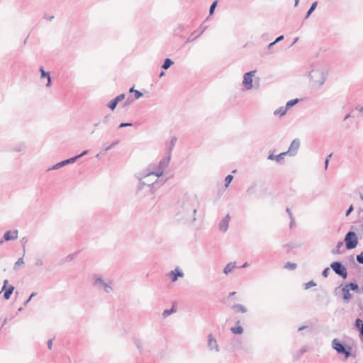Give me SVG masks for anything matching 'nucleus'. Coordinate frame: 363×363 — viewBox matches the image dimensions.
Segmentation results:
<instances>
[{
	"instance_id": "1",
	"label": "nucleus",
	"mask_w": 363,
	"mask_h": 363,
	"mask_svg": "<svg viewBox=\"0 0 363 363\" xmlns=\"http://www.w3.org/2000/svg\"><path fill=\"white\" fill-rule=\"evenodd\" d=\"M198 202L195 195L184 194L175 203L176 216L178 220L194 222L196 220Z\"/></svg>"
},
{
	"instance_id": "2",
	"label": "nucleus",
	"mask_w": 363,
	"mask_h": 363,
	"mask_svg": "<svg viewBox=\"0 0 363 363\" xmlns=\"http://www.w3.org/2000/svg\"><path fill=\"white\" fill-rule=\"evenodd\" d=\"M92 286L99 291H103L106 294L113 291V280L104 279L103 276L99 274H94L91 276Z\"/></svg>"
},
{
	"instance_id": "3",
	"label": "nucleus",
	"mask_w": 363,
	"mask_h": 363,
	"mask_svg": "<svg viewBox=\"0 0 363 363\" xmlns=\"http://www.w3.org/2000/svg\"><path fill=\"white\" fill-rule=\"evenodd\" d=\"M158 179L157 177L154 178L153 176H147V174H145L143 178L139 179V186L136 193L138 194L145 186H147L149 189V191L153 194L155 189L163 184L159 182Z\"/></svg>"
},
{
	"instance_id": "4",
	"label": "nucleus",
	"mask_w": 363,
	"mask_h": 363,
	"mask_svg": "<svg viewBox=\"0 0 363 363\" xmlns=\"http://www.w3.org/2000/svg\"><path fill=\"white\" fill-rule=\"evenodd\" d=\"M331 346L337 354H343L346 359L349 358L352 355V347L348 344L341 342L337 338L332 340Z\"/></svg>"
},
{
	"instance_id": "5",
	"label": "nucleus",
	"mask_w": 363,
	"mask_h": 363,
	"mask_svg": "<svg viewBox=\"0 0 363 363\" xmlns=\"http://www.w3.org/2000/svg\"><path fill=\"white\" fill-rule=\"evenodd\" d=\"M311 81L314 82V85H317L320 88L325 82V72L323 69H312L308 74Z\"/></svg>"
},
{
	"instance_id": "6",
	"label": "nucleus",
	"mask_w": 363,
	"mask_h": 363,
	"mask_svg": "<svg viewBox=\"0 0 363 363\" xmlns=\"http://www.w3.org/2000/svg\"><path fill=\"white\" fill-rule=\"evenodd\" d=\"M171 159L170 153H167L166 157H164L159 162L156 169L155 171H152L147 174V176H153L154 178H159L160 176L163 174L164 169L168 166L169 161Z\"/></svg>"
},
{
	"instance_id": "7",
	"label": "nucleus",
	"mask_w": 363,
	"mask_h": 363,
	"mask_svg": "<svg viewBox=\"0 0 363 363\" xmlns=\"http://www.w3.org/2000/svg\"><path fill=\"white\" fill-rule=\"evenodd\" d=\"M345 243L346 250H353L358 244V238L355 232L350 230L348 231L344 239Z\"/></svg>"
},
{
	"instance_id": "8",
	"label": "nucleus",
	"mask_w": 363,
	"mask_h": 363,
	"mask_svg": "<svg viewBox=\"0 0 363 363\" xmlns=\"http://www.w3.org/2000/svg\"><path fill=\"white\" fill-rule=\"evenodd\" d=\"M331 269L338 276L345 279L347 277V268L340 261H335L330 264Z\"/></svg>"
},
{
	"instance_id": "9",
	"label": "nucleus",
	"mask_w": 363,
	"mask_h": 363,
	"mask_svg": "<svg viewBox=\"0 0 363 363\" xmlns=\"http://www.w3.org/2000/svg\"><path fill=\"white\" fill-rule=\"evenodd\" d=\"M255 72L256 70H252L244 74L242 84L247 90H250L253 87L252 77Z\"/></svg>"
},
{
	"instance_id": "10",
	"label": "nucleus",
	"mask_w": 363,
	"mask_h": 363,
	"mask_svg": "<svg viewBox=\"0 0 363 363\" xmlns=\"http://www.w3.org/2000/svg\"><path fill=\"white\" fill-rule=\"evenodd\" d=\"M18 230H7L4 233L2 238L0 240V245L4 242L15 240L18 238Z\"/></svg>"
},
{
	"instance_id": "11",
	"label": "nucleus",
	"mask_w": 363,
	"mask_h": 363,
	"mask_svg": "<svg viewBox=\"0 0 363 363\" xmlns=\"http://www.w3.org/2000/svg\"><path fill=\"white\" fill-rule=\"evenodd\" d=\"M300 147V140L298 138H296L292 140L288 150L286 152H284L286 153V155L289 156H295L297 154L298 150Z\"/></svg>"
},
{
	"instance_id": "12",
	"label": "nucleus",
	"mask_w": 363,
	"mask_h": 363,
	"mask_svg": "<svg viewBox=\"0 0 363 363\" xmlns=\"http://www.w3.org/2000/svg\"><path fill=\"white\" fill-rule=\"evenodd\" d=\"M75 158L76 157H72L70 158L60 161V162L56 163L55 164H54L53 166H52L51 167H49L48 169V171L56 170V169H60L65 165H67L69 164H73L76 162Z\"/></svg>"
},
{
	"instance_id": "13",
	"label": "nucleus",
	"mask_w": 363,
	"mask_h": 363,
	"mask_svg": "<svg viewBox=\"0 0 363 363\" xmlns=\"http://www.w3.org/2000/svg\"><path fill=\"white\" fill-rule=\"evenodd\" d=\"M125 98V94L123 93L119 95H118L116 97L111 99L108 104L106 105L108 108H110L111 111H114L116 108L118 104L123 100H124Z\"/></svg>"
},
{
	"instance_id": "14",
	"label": "nucleus",
	"mask_w": 363,
	"mask_h": 363,
	"mask_svg": "<svg viewBox=\"0 0 363 363\" xmlns=\"http://www.w3.org/2000/svg\"><path fill=\"white\" fill-rule=\"evenodd\" d=\"M230 220V216L229 214H227L218 223L219 230L222 232H226L228 229L229 222Z\"/></svg>"
},
{
	"instance_id": "15",
	"label": "nucleus",
	"mask_w": 363,
	"mask_h": 363,
	"mask_svg": "<svg viewBox=\"0 0 363 363\" xmlns=\"http://www.w3.org/2000/svg\"><path fill=\"white\" fill-rule=\"evenodd\" d=\"M169 275L172 282H175L178 277H183L184 276L183 272L179 267H177L174 270L171 271Z\"/></svg>"
},
{
	"instance_id": "16",
	"label": "nucleus",
	"mask_w": 363,
	"mask_h": 363,
	"mask_svg": "<svg viewBox=\"0 0 363 363\" xmlns=\"http://www.w3.org/2000/svg\"><path fill=\"white\" fill-rule=\"evenodd\" d=\"M208 347L210 350L215 349L216 352H219V347L217 342L216 339L213 337L211 334H209L208 336Z\"/></svg>"
},
{
	"instance_id": "17",
	"label": "nucleus",
	"mask_w": 363,
	"mask_h": 363,
	"mask_svg": "<svg viewBox=\"0 0 363 363\" xmlns=\"http://www.w3.org/2000/svg\"><path fill=\"white\" fill-rule=\"evenodd\" d=\"M284 156H286V153H284V152L277 155L270 153L267 157V160H275L277 162H281L284 160Z\"/></svg>"
},
{
	"instance_id": "18",
	"label": "nucleus",
	"mask_w": 363,
	"mask_h": 363,
	"mask_svg": "<svg viewBox=\"0 0 363 363\" xmlns=\"http://www.w3.org/2000/svg\"><path fill=\"white\" fill-rule=\"evenodd\" d=\"M354 327L358 330L359 336L363 337V321L360 318H357L354 322Z\"/></svg>"
},
{
	"instance_id": "19",
	"label": "nucleus",
	"mask_w": 363,
	"mask_h": 363,
	"mask_svg": "<svg viewBox=\"0 0 363 363\" xmlns=\"http://www.w3.org/2000/svg\"><path fill=\"white\" fill-rule=\"evenodd\" d=\"M232 309L235 312V313H245L247 312V308L245 306H244L242 304H234L233 306H232Z\"/></svg>"
},
{
	"instance_id": "20",
	"label": "nucleus",
	"mask_w": 363,
	"mask_h": 363,
	"mask_svg": "<svg viewBox=\"0 0 363 363\" xmlns=\"http://www.w3.org/2000/svg\"><path fill=\"white\" fill-rule=\"evenodd\" d=\"M15 289V287L13 285L9 286L6 289H4V298L6 300H9L13 294V291Z\"/></svg>"
},
{
	"instance_id": "21",
	"label": "nucleus",
	"mask_w": 363,
	"mask_h": 363,
	"mask_svg": "<svg viewBox=\"0 0 363 363\" xmlns=\"http://www.w3.org/2000/svg\"><path fill=\"white\" fill-rule=\"evenodd\" d=\"M350 289L348 288H346V286H345L342 289V298L346 302H348L351 297H352V295L350 293Z\"/></svg>"
},
{
	"instance_id": "22",
	"label": "nucleus",
	"mask_w": 363,
	"mask_h": 363,
	"mask_svg": "<svg viewBox=\"0 0 363 363\" xmlns=\"http://www.w3.org/2000/svg\"><path fill=\"white\" fill-rule=\"evenodd\" d=\"M318 5V1H314L311 5L309 9L307 11L306 16L304 17V20L308 18L312 14V13L315 10Z\"/></svg>"
},
{
	"instance_id": "23",
	"label": "nucleus",
	"mask_w": 363,
	"mask_h": 363,
	"mask_svg": "<svg viewBox=\"0 0 363 363\" xmlns=\"http://www.w3.org/2000/svg\"><path fill=\"white\" fill-rule=\"evenodd\" d=\"M185 26L183 24H178L177 28L174 30V34L176 36H179V38H184V35H181L180 33L184 30Z\"/></svg>"
},
{
	"instance_id": "24",
	"label": "nucleus",
	"mask_w": 363,
	"mask_h": 363,
	"mask_svg": "<svg viewBox=\"0 0 363 363\" xmlns=\"http://www.w3.org/2000/svg\"><path fill=\"white\" fill-rule=\"evenodd\" d=\"M172 65H174V61L170 58H165L161 67L162 69H169Z\"/></svg>"
},
{
	"instance_id": "25",
	"label": "nucleus",
	"mask_w": 363,
	"mask_h": 363,
	"mask_svg": "<svg viewBox=\"0 0 363 363\" xmlns=\"http://www.w3.org/2000/svg\"><path fill=\"white\" fill-rule=\"evenodd\" d=\"M307 351L306 347H302L294 355L293 357L294 361H297L301 356L304 354Z\"/></svg>"
},
{
	"instance_id": "26",
	"label": "nucleus",
	"mask_w": 363,
	"mask_h": 363,
	"mask_svg": "<svg viewBox=\"0 0 363 363\" xmlns=\"http://www.w3.org/2000/svg\"><path fill=\"white\" fill-rule=\"evenodd\" d=\"M77 253L69 254L65 258L62 259L60 263L65 264L67 262H69L72 261L73 259H74L77 257Z\"/></svg>"
},
{
	"instance_id": "27",
	"label": "nucleus",
	"mask_w": 363,
	"mask_h": 363,
	"mask_svg": "<svg viewBox=\"0 0 363 363\" xmlns=\"http://www.w3.org/2000/svg\"><path fill=\"white\" fill-rule=\"evenodd\" d=\"M299 101H300V99H297V98L288 101L285 106L287 110L290 109L291 108L294 106L296 104H297L299 102Z\"/></svg>"
},
{
	"instance_id": "28",
	"label": "nucleus",
	"mask_w": 363,
	"mask_h": 363,
	"mask_svg": "<svg viewBox=\"0 0 363 363\" xmlns=\"http://www.w3.org/2000/svg\"><path fill=\"white\" fill-rule=\"evenodd\" d=\"M345 286H346V288H348L350 290L354 291H357L358 293H360L359 289V286L355 282H351V283L347 284L345 285Z\"/></svg>"
},
{
	"instance_id": "29",
	"label": "nucleus",
	"mask_w": 363,
	"mask_h": 363,
	"mask_svg": "<svg viewBox=\"0 0 363 363\" xmlns=\"http://www.w3.org/2000/svg\"><path fill=\"white\" fill-rule=\"evenodd\" d=\"M235 267H236L235 262H230L225 267L223 272L227 274L230 272Z\"/></svg>"
},
{
	"instance_id": "30",
	"label": "nucleus",
	"mask_w": 363,
	"mask_h": 363,
	"mask_svg": "<svg viewBox=\"0 0 363 363\" xmlns=\"http://www.w3.org/2000/svg\"><path fill=\"white\" fill-rule=\"evenodd\" d=\"M287 109L286 108V107L284 106H281L279 107V108H277L274 112V115H279L280 116H284L286 112H287Z\"/></svg>"
},
{
	"instance_id": "31",
	"label": "nucleus",
	"mask_w": 363,
	"mask_h": 363,
	"mask_svg": "<svg viewBox=\"0 0 363 363\" xmlns=\"http://www.w3.org/2000/svg\"><path fill=\"white\" fill-rule=\"evenodd\" d=\"M176 312V309L174 306H172L171 309H166L162 312V317L167 318V316L170 315L173 313Z\"/></svg>"
},
{
	"instance_id": "32",
	"label": "nucleus",
	"mask_w": 363,
	"mask_h": 363,
	"mask_svg": "<svg viewBox=\"0 0 363 363\" xmlns=\"http://www.w3.org/2000/svg\"><path fill=\"white\" fill-rule=\"evenodd\" d=\"M177 140V138L176 137H172L171 138V140L169 142V147H168V153H170L172 152V150H173V147H174L175 145V143Z\"/></svg>"
},
{
	"instance_id": "33",
	"label": "nucleus",
	"mask_w": 363,
	"mask_h": 363,
	"mask_svg": "<svg viewBox=\"0 0 363 363\" xmlns=\"http://www.w3.org/2000/svg\"><path fill=\"white\" fill-rule=\"evenodd\" d=\"M205 28L201 27V30L199 32L196 33V35L194 37V38H188L186 40V43H190L196 40L197 38H199L203 32Z\"/></svg>"
},
{
	"instance_id": "34",
	"label": "nucleus",
	"mask_w": 363,
	"mask_h": 363,
	"mask_svg": "<svg viewBox=\"0 0 363 363\" xmlns=\"http://www.w3.org/2000/svg\"><path fill=\"white\" fill-rule=\"evenodd\" d=\"M39 71L40 72V78L41 79L48 78L49 77H50V72L45 71V69L43 67H40Z\"/></svg>"
},
{
	"instance_id": "35",
	"label": "nucleus",
	"mask_w": 363,
	"mask_h": 363,
	"mask_svg": "<svg viewBox=\"0 0 363 363\" xmlns=\"http://www.w3.org/2000/svg\"><path fill=\"white\" fill-rule=\"evenodd\" d=\"M231 332L234 334H242L243 333V328L241 326L233 327L230 329Z\"/></svg>"
},
{
	"instance_id": "36",
	"label": "nucleus",
	"mask_w": 363,
	"mask_h": 363,
	"mask_svg": "<svg viewBox=\"0 0 363 363\" xmlns=\"http://www.w3.org/2000/svg\"><path fill=\"white\" fill-rule=\"evenodd\" d=\"M233 179V176L232 174H228L225 178V187H228L230 184Z\"/></svg>"
},
{
	"instance_id": "37",
	"label": "nucleus",
	"mask_w": 363,
	"mask_h": 363,
	"mask_svg": "<svg viewBox=\"0 0 363 363\" xmlns=\"http://www.w3.org/2000/svg\"><path fill=\"white\" fill-rule=\"evenodd\" d=\"M256 187H257V184L256 183H252L251 184V186L247 189V193L249 194V195H251V194H253L255 193V189H256Z\"/></svg>"
},
{
	"instance_id": "38",
	"label": "nucleus",
	"mask_w": 363,
	"mask_h": 363,
	"mask_svg": "<svg viewBox=\"0 0 363 363\" xmlns=\"http://www.w3.org/2000/svg\"><path fill=\"white\" fill-rule=\"evenodd\" d=\"M218 5V1H213L209 8V15L211 16L214 13L215 9Z\"/></svg>"
},
{
	"instance_id": "39",
	"label": "nucleus",
	"mask_w": 363,
	"mask_h": 363,
	"mask_svg": "<svg viewBox=\"0 0 363 363\" xmlns=\"http://www.w3.org/2000/svg\"><path fill=\"white\" fill-rule=\"evenodd\" d=\"M134 343H135V346L137 347V348L138 349L140 353H142L143 351L142 342L138 339H135Z\"/></svg>"
},
{
	"instance_id": "40",
	"label": "nucleus",
	"mask_w": 363,
	"mask_h": 363,
	"mask_svg": "<svg viewBox=\"0 0 363 363\" xmlns=\"http://www.w3.org/2000/svg\"><path fill=\"white\" fill-rule=\"evenodd\" d=\"M297 267V264L296 263H291V262H287L284 265V268L285 269H291V270H294Z\"/></svg>"
},
{
	"instance_id": "41",
	"label": "nucleus",
	"mask_w": 363,
	"mask_h": 363,
	"mask_svg": "<svg viewBox=\"0 0 363 363\" xmlns=\"http://www.w3.org/2000/svg\"><path fill=\"white\" fill-rule=\"evenodd\" d=\"M276 45V43L273 41L270 43L267 46V50L269 53H274L275 51L273 50L274 46Z\"/></svg>"
},
{
	"instance_id": "42",
	"label": "nucleus",
	"mask_w": 363,
	"mask_h": 363,
	"mask_svg": "<svg viewBox=\"0 0 363 363\" xmlns=\"http://www.w3.org/2000/svg\"><path fill=\"white\" fill-rule=\"evenodd\" d=\"M315 286H316L315 282H314L313 281H310L304 284V288L305 289H308L309 288Z\"/></svg>"
},
{
	"instance_id": "43",
	"label": "nucleus",
	"mask_w": 363,
	"mask_h": 363,
	"mask_svg": "<svg viewBox=\"0 0 363 363\" xmlns=\"http://www.w3.org/2000/svg\"><path fill=\"white\" fill-rule=\"evenodd\" d=\"M88 152H89V150H85L82 151L80 154L74 156V157H76L75 159H76V161H77V160H79L82 157L87 155Z\"/></svg>"
},
{
	"instance_id": "44",
	"label": "nucleus",
	"mask_w": 363,
	"mask_h": 363,
	"mask_svg": "<svg viewBox=\"0 0 363 363\" xmlns=\"http://www.w3.org/2000/svg\"><path fill=\"white\" fill-rule=\"evenodd\" d=\"M131 126H133V123H132L124 122V123H120V125H118V128H126V127H131Z\"/></svg>"
},
{
	"instance_id": "45",
	"label": "nucleus",
	"mask_w": 363,
	"mask_h": 363,
	"mask_svg": "<svg viewBox=\"0 0 363 363\" xmlns=\"http://www.w3.org/2000/svg\"><path fill=\"white\" fill-rule=\"evenodd\" d=\"M143 96V94L139 90L136 89V91L134 92L135 99H139Z\"/></svg>"
},
{
	"instance_id": "46",
	"label": "nucleus",
	"mask_w": 363,
	"mask_h": 363,
	"mask_svg": "<svg viewBox=\"0 0 363 363\" xmlns=\"http://www.w3.org/2000/svg\"><path fill=\"white\" fill-rule=\"evenodd\" d=\"M354 211V206L351 204L345 211V216H348Z\"/></svg>"
},
{
	"instance_id": "47",
	"label": "nucleus",
	"mask_w": 363,
	"mask_h": 363,
	"mask_svg": "<svg viewBox=\"0 0 363 363\" xmlns=\"http://www.w3.org/2000/svg\"><path fill=\"white\" fill-rule=\"evenodd\" d=\"M111 118V115L108 114L106 116H105L102 120H101V122L104 123V124H108V121H109V119Z\"/></svg>"
},
{
	"instance_id": "48",
	"label": "nucleus",
	"mask_w": 363,
	"mask_h": 363,
	"mask_svg": "<svg viewBox=\"0 0 363 363\" xmlns=\"http://www.w3.org/2000/svg\"><path fill=\"white\" fill-rule=\"evenodd\" d=\"M357 261L360 264H363V251L357 256Z\"/></svg>"
},
{
	"instance_id": "49",
	"label": "nucleus",
	"mask_w": 363,
	"mask_h": 363,
	"mask_svg": "<svg viewBox=\"0 0 363 363\" xmlns=\"http://www.w3.org/2000/svg\"><path fill=\"white\" fill-rule=\"evenodd\" d=\"M23 263V257L19 258L15 263L14 268L16 269L18 267H19L21 264Z\"/></svg>"
},
{
	"instance_id": "50",
	"label": "nucleus",
	"mask_w": 363,
	"mask_h": 363,
	"mask_svg": "<svg viewBox=\"0 0 363 363\" xmlns=\"http://www.w3.org/2000/svg\"><path fill=\"white\" fill-rule=\"evenodd\" d=\"M27 242H28V239L26 237L23 238L21 240V245H22L23 250L26 249V244L27 243Z\"/></svg>"
},
{
	"instance_id": "51",
	"label": "nucleus",
	"mask_w": 363,
	"mask_h": 363,
	"mask_svg": "<svg viewBox=\"0 0 363 363\" xmlns=\"http://www.w3.org/2000/svg\"><path fill=\"white\" fill-rule=\"evenodd\" d=\"M330 273V268L328 267H326L323 269V272H322V275L323 277H328V274Z\"/></svg>"
},
{
	"instance_id": "52",
	"label": "nucleus",
	"mask_w": 363,
	"mask_h": 363,
	"mask_svg": "<svg viewBox=\"0 0 363 363\" xmlns=\"http://www.w3.org/2000/svg\"><path fill=\"white\" fill-rule=\"evenodd\" d=\"M35 264L38 267H40L43 264V259L41 258H36Z\"/></svg>"
},
{
	"instance_id": "53",
	"label": "nucleus",
	"mask_w": 363,
	"mask_h": 363,
	"mask_svg": "<svg viewBox=\"0 0 363 363\" xmlns=\"http://www.w3.org/2000/svg\"><path fill=\"white\" fill-rule=\"evenodd\" d=\"M344 240L342 241V240H340L337 242V245H336V247L334 250H340V248L343 246L344 245Z\"/></svg>"
},
{
	"instance_id": "54",
	"label": "nucleus",
	"mask_w": 363,
	"mask_h": 363,
	"mask_svg": "<svg viewBox=\"0 0 363 363\" xmlns=\"http://www.w3.org/2000/svg\"><path fill=\"white\" fill-rule=\"evenodd\" d=\"M36 294H36L35 292H33V293L30 294V297H29V298H28V299L24 302V306H26V305L30 302V301L31 300V298H32L33 297L35 296H36Z\"/></svg>"
},
{
	"instance_id": "55",
	"label": "nucleus",
	"mask_w": 363,
	"mask_h": 363,
	"mask_svg": "<svg viewBox=\"0 0 363 363\" xmlns=\"http://www.w3.org/2000/svg\"><path fill=\"white\" fill-rule=\"evenodd\" d=\"M284 36L283 35H281L279 36H278L274 40V42L277 44V43L281 41L282 40H284Z\"/></svg>"
},
{
	"instance_id": "56",
	"label": "nucleus",
	"mask_w": 363,
	"mask_h": 363,
	"mask_svg": "<svg viewBox=\"0 0 363 363\" xmlns=\"http://www.w3.org/2000/svg\"><path fill=\"white\" fill-rule=\"evenodd\" d=\"M120 143V140H116L114 141H113L111 143V144L110 145V146L111 147V148L114 147L115 146H116L118 144H119Z\"/></svg>"
},
{
	"instance_id": "57",
	"label": "nucleus",
	"mask_w": 363,
	"mask_h": 363,
	"mask_svg": "<svg viewBox=\"0 0 363 363\" xmlns=\"http://www.w3.org/2000/svg\"><path fill=\"white\" fill-rule=\"evenodd\" d=\"M48 79V82L45 84L46 87H50L52 84V79H51V77H49L48 78H47Z\"/></svg>"
},
{
	"instance_id": "58",
	"label": "nucleus",
	"mask_w": 363,
	"mask_h": 363,
	"mask_svg": "<svg viewBox=\"0 0 363 363\" xmlns=\"http://www.w3.org/2000/svg\"><path fill=\"white\" fill-rule=\"evenodd\" d=\"M48 347L51 350L52 349V340L50 339L48 341Z\"/></svg>"
},
{
	"instance_id": "59",
	"label": "nucleus",
	"mask_w": 363,
	"mask_h": 363,
	"mask_svg": "<svg viewBox=\"0 0 363 363\" xmlns=\"http://www.w3.org/2000/svg\"><path fill=\"white\" fill-rule=\"evenodd\" d=\"M13 150L16 152H21V145H18L14 147Z\"/></svg>"
},
{
	"instance_id": "60",
	"label": "nucleus",
	"mask_w": 363,
	"mask_h": 363,
	"mask_svg": "<svg viewBox=\"0 0 363 363\" xmlns=\"http://www.w3.org/2000/svg\"><path fill=\"white\" fill-rule=\"evenodd\" d=\"M43 18L48 21H51L54 18V16H47L46 15H45Z\"/></svg>"
},
{
	"instance_id": "61",
	"label": "nucleus",
	"mask_w": 363,
	"mask_h": 363,
	"mask_svg": "<svg viewBox=\"0 0 363 363\" xmlns=\"http://www.w3.org/2000/svg\"><path fill=\"white\" fill-rule=\"evenodd\" d=\"M7 284H8V280L5 279L4 281V285H3V287H2V291H4V289H6V288L8 287Z\"/></svg>"
},
{
	"instance_id": "62",
	"label": "nucleus",
	"mask_w": 363,
	"mask_h": 363,
	"mask_svg": "<svg viewBox=\"0 0 363 363\" xmlns=\"http://www.w3.org/2000/svg\"><path fill=\"white\" fill-rule=\"evenodd\" d=\"M286 211L289 216V218H293L292 213L291 211V209L289 208H286Z\"/></svg>"
},
{
	"instance_id": "63",
	"label": "nucleus",
	"mask_w": 363,
	"mask_h": 363,
	"mask_svg": "<svg viewBox=\"0 0 363 363\" xmlns=\"http://www.w3.org/2000/svg\"><path fill=\"white\" fill-rule=\"evenodd\" d=\"M290 228H291L293 227L294 225H295V221H294V217L293 218H290Z\"/></svg>"
},
{
	"instance_id": "64",
	"label": "nucleus",
	"mask_w": 363,
	"mask_h": 363,
	"mask_svg": "<svg viewBox=\"0 0 363 363\" xmlns=\"http://www.w3.org/2000/svg\"><path fill=\"white\" fill-rule=\"evenodd\" d=\"M131 103V101L129 100V99H128L123 104V106H127L128 105H130V104Z\"/></svg>"
}]
</instances>
